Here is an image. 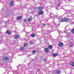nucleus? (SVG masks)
<instances>
[{"instance_id": "nucleus-1", "label": "nucleus", "mask_w": 74, "mask_h": 74, "mask_svg": "<svg viewBox=\"0 0 74 74\" xmlns=\"http://www.w3.org/2000/svg\"><path fill=\"white\" fill-rule=\"evenodd\" d=\"M69 20H70V19L69 18H63L60 20V22H67V21H69Z\"/></svg>"}, {"instance_id": "nucleus-2", "label": "nucleus", "mask_w": 74, "mask_h": 74, "mask_svg": "<svg viewBox=\"0 0 74 74\" xmlns=\"http://www.w3.org/2000/svg\"><path fill=\"white\" fill-rule=\"evenodd\" d=\"M8 56H4L3 57L2 59L5 62H7L8 61Z\"/></svg>"}, {"instance_id": "nucleus-3", "label": "nucleus", "mask_w": 74, "mask_h": 74, "mask_svg": "<svg viewBox=\"0 0 74 74\" xmlns=\"http://www.w3.org/2000/svg\"><path fill=\"white\" fill-rule=\"evenodd\" d=\"M45 51L46 53H48V52H49V49L47 48H45Z\"/></svg>"}, {"instance_id": "nucleus-4", "label": "nucleus", "mask_w": 74, "mask_h": 74, "mask_svg": "<svg viewBox=\"0 0 74 74\" xmlns=\"http://www.w3.org/2000/svg\"><path fill=\"white\" fill-rule=\"evenodd\" d=\"M33 19L32 17H29L27 21L28 22H31L32 21Z\"/></svg>"}, {"instance_id": "nucleus-5", "label": "nucleus", "mask_w": 74, "mask_h": 74, "mask_svg": "<svg viewBox=\"0 0 74 74\" xmlns=\"http://www.w3.org/2000/svg\"><path fill=\"white\" fill-rule=\"evenodd\" d=\"M63 45V43H62V42H59L58 44V45L59 47H62Z\"/></svg>"}, {"instance_id": "nucleus-6", "label": "nucleus", "mask_w": 74, "mask_h": 74, "mask_svg": "<svg viewBox=\"0 0 74 74\" xmlns=\"http://www.w3.org/2000/svg\"><path fill=\"white\" fill-rule=\"evenodd\" d=\"M43 58H42V56H40L39 59V60H40V61H41L43 60Z\"/></svg>"}, {"instance_id": "nucleus-7", "label": "nucleus", "mask_w": 74, "mask_h": 74, "mask_svg": "<svg viewBox=\"0 0 74 74\" xmlns=\"http://www.w3.org/2000/svg\"><path fill=\"white\" fill-rule=\"evenodd\" d=\"M22 18V17L21 16H18L17 17L16 19L17 20H21Z\"/></svg>"}, {"instance_id": "nucleus-8", "label": "nucleus", "mask_w": 74, "mask_h": 74, "mask_svg": "<svg viewBox=\"0 0 74 74\" xmlns=\"http://www.w3.org/2000/svg\"><path fill=\"white\" fill-rule=\"evenodd\" d=\"M14 38H19V35H15L14 36Z\"/></svg>"}, {"instance_id": "nucleus-9", "label": "nucleus", "mask_w": 74, "mask_h": 74, "mask_svg": "<svg viewBox=\"0 0 74 74\" xmlns=\"http://www.w3.org/2000/svg\"><path fill=\"white\" fill-rule=\"evenodd\" d=\"M14 4V2L12 1L10 2V5H12V6Z\"/></svg>"}, {"instance_id": "nucleus-10", "label": "nucleus", "mask_w": 74, "mask_h": 74, "mask_svg": "<svg viewBox=\"0 0 74 74\" xmlns=\"http://www.w3.org/2000/svg\"><path fill=\"white\" fill-rule=\"evenodd\" d=\"M29 44L30 45H33L34 44V42L32 41H30L29 42Z\"/></svg>"}, {"instance_id": "nucleus-11", "label": "nucleus", "mask_w": 74, "mask_h": 74, "mask_svg": "<svg viewBox=\"0 0 74 74\" xmlns=\"http://www.w3.org/2000/svg\"><path fill=\"white\" fill-rule=\"evenodd\" d=\"M56 73L57 74H59L60 73V71H56Z\"/></svg>"}, {"instance_id": "nucleus-12", "label": "nucleus", "mask_w": 74, "mask_h": 74, "mask_svg": "<svg viewBox=\"0 0 74 74\" xmlns=\"http://www.w3.org/2000/svg\"><path fill=\"white\" fill-rule=\"evenodd\" d=\"M38 10H40L41 11V10H42V7H38Z\"/></svg>"}, {"instance_id": "nucleus-13", "label": "nucleus", "mask_w": 74, "mask_h": 74, "mask_svg": "<svg viewBox=\"0 0 74 74\" xmlns=\"http://www.w3.org/2000/svg\"><path fill=\"white\" fill-rule=\"evenodd\" d=\"M20 49L21 51H23L24 49H25L24 48V47H22L20 48Z\"/></svg>"}, {"instance_id": "nucleus-14", "label": "nucleus", "mask_w": 74, "mask_h": 74, "mask_svg": "<svg viewBox=\"0 0 74 74\" xmlns=\"http://www.w3.org/2000/svg\"><path fill=\"white\" fill-rule=\"evenodd\" d=\"M43 14V12L42 11H40L39 12V15H42Z\"/></svg>"}, {"instance_id": "nucleus-15", "label": "nucleus", "mask_w": 74, "mask_h": 74, "mask_svg": "<svg viewBox=\"0 0 74 74\" xmlns=\"http://www.w3.org/2000/svg\"><path fill=\"white\" fill-rule=\"evenodd\" d=\"M57 32H58L59 34H60V33H61L62 32V31H59V29H57Z\"/></svg>"}, {"instance_id": "nucleus-16", "label": "nucleus", "mask_w": 74, "mask_h": 74, "mask_svg": "<svg viewBox=\"0 0 74 74\" xmlns=\"http://www.w3.org/2000/svg\"><path fill=\"white\" fill-rule=\"evenodd\" d=\"M52 55H53L54 57H56L57 56V53H55V54H52Z\"/></svg>"}, {"instance_id": "nucleus-17", "label": "nucleus", "mask_w": 74, "mask_h": 74, "mask_svg": "<svg viewBox=\"0 0 74 74\" xmlns=\"http://www.w3.org/2000/svg\"><path fill=\"white\" fill-rule=\"evenodd\" d=\"M35 36H36V35H35V34H33L31 35V37H35Z\"/></svg>"}, {"instance_id": "nucleus-18", "label": "nucleus", "mask_w": 74, "mask_h": 74, "mask_svg": "<svg viewBox=\"0 0 74 74\" xmlns=\"http://www.w3.org/2000/svg\"><path fill=\"white\" fill-rule=\"evenodd\" d=\"M24 47H26L27 46V43H25L24 45Z\"/></svg>"}, {"instance_id": "nucleus-19", "label": "nucleus", "mask_w": 74, "mask_h": 74, "mask_svg": "<svg viewBox=\"0 0 74 74\" xmlns=\"http://www.w3.org/2000/svg\"><path fill=\"white\" fill-rule=\"evenodd\" d=\"M48 48L49 49H52V46L51 45H50L49 47Z\"/></svg>"}, {"instance_id": "nucleus-20", "label": "nucleus", "mask_w": 74, "mask_h": 74, "mask_svg": "<svg viewBox=\"0 0 74 74\" xmlns=\"http://www.w3.org/2000/svg\"><path fill=\"white\" fill-rule=\"evenodd\" d=\"M6 33L8 34H10V32L9 31H7Z\"/></svg>"}, {"instance_id": "nucleus-21", "label": "nucleus", "mask_w": 74, "mask_h": 74, "mask_svg": "<svg viewBox=\"0 0 74 74\" xmlns=\"http://www.w3.org/2000/svg\"><path fill=\"white\" fill-rule=\"evenodd\" d=\"M32 52L33 53H34V54L36 53V50H33Z\"/></svg>"}, {"instance_id": "nucleus-22", "label": "nucleus", "mask_w": 74, "mask_h": 74, "mask_svg": "<svg viewBox=\"0 0 74 74\" xmlns=\"http://www.w3.org/2000/svg\"><path fill=\"white\" fill-rule=\"evenodd\" d=\"M73 43H71V44H70L69 46L70 47H72L73 46Z\"/></svg>"}, {"instance_id": "nucleus-23", "label": "nucleus", "mask_w": 74, "mask_h": 74, "mask_svg": "<svg viewBox=\"0 0 74 74\" xmlns=\"http://www.w3.org/2000/svg\"><path fill=\"white\" fill-rule=\"evenodd\" d=\"M43 61L44 62H46L47 61V59L45 58L43 60Z\"/></svg>"}, {"instance_id": "nucleus-24", "label": "nucleus", "mask_w": 74, "mask_h": 74, "mask_svg": "<svg viewBox=\"0 0 74 74\" xmlns=\"http://www.w3.org/2000/svg\"><path fill=\"white\" fill-rule=\"evenodd\" d=\"M26 21H27V19H23V21L24 22H26Z\"/></svg>"}, {"instance_id": "nucleus-25", "label": "nucleus", "mask_w": 74, "mask_h": 74, "mask_svg": "<svg viewBox=\"0 0 74 74\" xmlns=\"http://www.w3.org/2000/svg\"><path fill=\"white\" fill-rule=\"evenodd\" d=\"M43 26H46V25H47V23H45L43 24Z\"/></svg>"}, {"instance_id": "nucleus-26", "label": "nucleus", "mask_w": 74, "mask_h": 74, "mask_svg": "<svg viewBox=\"0 0 74 74\" xmlns=\"http://www.w3.org/2000/svg\"><path fill=\"white\" fill-rule=\"evenodd\" d=\"M72 32L73 33V34H74V29H73L72 30Z\"/></svg>"}, {"instance_id": "nucleus-27", "label": "nucleus", "mask_w": 74, "mask_h": 74, "mask_svg": "<svg viewBox=\"0 0 74 74\" xmlns=\"http://www.w3.org/2000/svg\"><path fill=\"white\" fill-rule=\"evenodd\" d=\"M71 66H74V62L72 63Z\"/></svg>"}, {"instance_id": "nucleus-28", "label": "nucleus", "mask_w": 74, "mask_h": 74, "mask_svg": "<svg viewBox=\"0 0 74 74\" xmlns=\"http://www.w3.org/2000/svg\"><path fill=\"white\" fill-rule=\"evenodd\" d=\"M58 3H60V0H59L58 1Z\"/></svg>"}, {"instance_id": "nucleus-29", "label": "nucleus", "mask_w": 74, "mask_h": 74, "mask_svg": "<svg viewBox=\"0 0 74 74\" xmlns=\"http://www.w3.org/2000/svg\"><path fill=\"white\" fill-rule=\"evenodd\" d=\"M58 6H59V5H60V3H58Z\"/></svg>"}, {"instance_id": "nucleus-30", "label": "nucleus", "mask_w": 74, "mask_h": 74, "mask_svg": "<svg viewBox=\"0 0 74 74\" xmlns=\"http://www.w3.org/2000/svg\"><path fill=\"white\" fill-rule=\"evenodd\" d=\"M38 15V14H36V15H35V16H37V15Z\"/></svg>"}, {"instance_id": "nucleus-31", "label": "nucleus", "mask_w": 74, "mask_h": 74, "mask_svg": "<svg viewBox=\"0 0 74 74\" xmlns=\"http://www.w3.org/2000/svg\"><path fill=\"white\" fill-rule=\"evenodd\" d=\"M4 68H5V65H4Z\"/></svg>"}, {"instance_id": "nucleus-32", "label": "nucleus", "mask_w": 74, "mask_h": 74, "mask_svg": "<svg viewBox=\"0 0 74 74\" xmlns=\"http://www.w3.org/2000/svg\"><path fill=\"white\" fill-rule=\"evenodd\" d=\"M66 31H64V33H66Z\"/></svg>"}, {"instance_id": "nucleus-33", "label": "nucleus", "mask_w": 74, "mask_h": 74, "mask_svg": "<svg viewBox=\"0 0 74 74\" xmlns=\"http://www.w3.org/2000/svg\"><path fill=\"white\" fill-rule=\"evenodd\" d=\"M47 25H49V24H48Z\"/></svg>"}, {"instance_id": "nucleus-34", "label": "nucleus", "mask_w": 74, "mask_h": 74, "mask_svg": "<svg viewBox=\"0 0 74 74\" xmlns=\"http://www.w3.org/2000/svg\"><path fill=\"white\" fill-rule=\"evenodd\" d=\"M21 66V65L19 64V66Z\"/></svg>"}, {"instance_id": "nucleus-35", "label": "nucleus", "mask_w": 74, "mask_h": 74, "mask_svg": "<svg viewBox=\"0 0 74 74\" xmlns=\"http://www.w3.org/2000/svg\"><path fill=\"white\" fill-rule=\"evenodd\" d=\"M58 25H60V23Z\"/></svg>"}, {"instance_id": "nucleus-36", "label": "nucleus", "mask_w": 74, "mask_h": 74, "mask_svg": "<svg viewBox=\"0 0 74 74\" xmlns=\"http://www.w3.org/2000/svg\"><path fill=\"white\" fill-rule=\"evenodd\" d=\"M32 61H34V60H32Z\"/></svg>"}, {"instance_id": "nucleus-37", "label": "nucleus", "mask_w": 74, "mask_h": 74, "mask_svg": "<svg viewBox=\"0 0 74 74\" xmlns=\"http://www.w3.org/2000/svg\"><path fill=\"white\" fill-rule=\"evenodd\" d=\"M72 53H73V51H72Z\"/></svg>"}, {"instance_id": "nucleus-38", "label": "nucleus", "mask_w": 74, "mask_h": 74, "mask_svg": "<svg viewBox=\"0 0 74 74\" xmlns=\"http://www.w3.org/2000/svg\"><path fill=\"white\" fill-rule=\"evenodd\" d=\"M6 67H7V66H6Z\"/></svg>"}]
</instances>
